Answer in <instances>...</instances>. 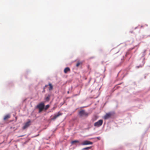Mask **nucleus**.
Masks as SVG:
<instances>
[{
  "label": "nucleus",
  "instance_id": "nucleus-13",
  "mask_svg": "<svg viewBox=\"0 0 150 150\" xmlns=\"http://www.w3.org/2000/svg\"><path fill=\"white\" fill-rule=\"evenodd\" d=\"M82 64V62H78L77 64H76V66L77 67H78L81 64Z\"/></svg>",
  "mask_w": 150,
  "mask_h": 150
},
{
  "label": "nucleus",
  "instance_id": "nucleus-18",
  "mask_svg": "<svg viewBox=\"0 0 150 150\" xmlns=\"http://www.w3.org/2000/svg\"><path fill=\"white\" fill-rule=\"evenodd\" d=\"M146 76H144V78L146 79Z\"/></svg>",
  "mask_w": 150,
  "mask_h": 150
},
{
  "label": "nucleus",
  "instance_id": "nucleus-20",
  "mask_svg": "<svg viewBox=\"0 0 150 150\" xmlns=\"http://www.w3.org/2000/svg\"><path fill=\"white\" fill-rule=\"evenodd\" d=\"M95 120H96V119H94V120L93 119V121H95Z\"/></svg>",
  "mask_w": 150,
  "mask_h": 150
},
{
  "label": "nucleus",
  "instance_id": "nucleus-5",
  "mask_svg": "<svg viewBox=\"0 0 150 150\" xmlns=\"http://www.w3.org/2000/svg\"><path fill=\"white\" fill-rule=\"evenodd\" d=\"M30 123V120H29L28 122L25 123L24 126L23 127V129H25L31 125Z\"/></svg>",
  "mask_w": 150,
  "mask_h": 150
},
{
  "label": "nucleus",
  "instance_id": "nucleus-2",
  "mask_svg": "<svg viewBox=\"0 0 150 150\" xmlns=\"http://www.w3.org/2000/svg\"><path fill=\"white\" fill-rule=\"evenodd\" d=\"M45 107L44 104L43 103H41L37 105V107L39 109V112H42L44 109Z\"/></svg>",
  "mask_w": 150,
  "mask_h": 150
},
{
  "label": "nucleus",
  "instance_id": "nucleus-9",
  "mask_svg": "<svg viewBox=\"0 0 150 150\" xmlns=\"http://www.w3.org/2000/svg\"><path fill=\"white\" fill-rule=\"evenodd\" d=\"M48 86H49V90L50 91H51L53 88V86L52 84L50 83H48Z\"/></svg>",
  "mask_w": 150,
  "mask_h": 150
},
{
  "label": "nucleus",
  "instance_id": "nucleus-6",
  "mask_svg": "<svg viewBox=\"0 0 150 150\" xmlns=\"http://www.w3.org/2000/svg\"><path fill=\"white\" fill-rule=\"evenodd\" d=\"M112 114L111 112L106 113V114L104 116V118L105 119H107L110 117L112 115Z\"/></svg>",
  "mask_w": 150,
  "mask_h": 150
},
{
  "label": "nucleus",
  "instance_id": "nucleus-8",
  "mask_svg": "<svg viewBox=\"0 0 150 150\" xmlns=\"http://www.w3.org/2000/svg\"><path fill=\"white\" fill-rule=\"evenodd\" d=\"M70 69L69 67H66L64 69V72L66 74L68 72H70Z\"/></svg>",
  "mask_w": 150,
  "mask_h": 150
},
{
  "label": "nucleus",
  "instance_id": "nucleus-7",
  "mask_svg": "<svg viewBox=\"0 0 150 150\" xmlns=\"http://www.w3.org/2000/svg\"><path fill=\"white\" fill-rule=\"evenodd\" d=\"M93 142L88 141L86 140L83 142L81 144L83 145H87L88 144H92Z\"/></svg>",
  "mask_w": 150,
  "mask_h": 150
},
{
  "label": "nucleus",
  "instance_id": "nucleus-3",
  "mask_svg": "<svg viewBox=\"0 0 150 150\" xmlns=\"http://www.w3.org/2000/svg\"><path fill=\"white\" fill-rule=\"evenodd\" d=\"M103 123V120H99L98 122L94 123V126L97 127H99L102 125Z\"/></svg>",
  "mask_w": 150,
  "mask_h": 150
},
{
  "label": "nucleus",
  "instance_id": "nucleus-14",
  "mask_svg": "<svg viewBox=\"0 0 150 150\" xmlns=\"http://www.w3.org/2000/svg\"><path fill=\"white\" fill-rule=\"evenodd\" d=\"M91 148V147H88L86 148H83L82 149V150H89Z\"/></svg>",
  "mask_w": 150,
  "mask_h": 150
},
{
  "label": "nucleus",
  "instance_id": "nucleus-23",
  "mask_svg": "<svg viewBox=\"0 0 150 150\" xmlns=\"http://www.w3.org/2000/svg\"><path fill=\"white\" fill-rule=\"evenodd\" d=\"M38 135H39V134L37 136H38Z\"/></svg>",
  "mask_w": 150,
  "mask_h": 150
},
{
  "label": "nucleus",
  "instance_id": "nucleus-10",
  "mask_svg": "<svg viewBox=\"0 0 150 150\" xmlns=\"http://www.w3.org/2000/svg\"><path fill=\"white\" fill-rule=\"evenodd\" d=\"M10 117V115L9 114L5 116L4 118V120H6Z\"/></svg>",
  "mask_w": 150,
  "mask_h": 150
},
{
  "label": "nucleus",
  "instance_id": "nucleus-19",
  "mask_svg": "<svg viewBox=\"0 0 150 150\" xmlns=\"http://www.w3.org/2000/svg\"><path fill=\"white\" fill-rule=\"evenodd\" d=\"M67 93H68V94L69 93V91H68L67 92Z\"/></svg>",
  "mask_w": 150,
  "mask_h": 150
},
{
  "label": "nucleus",
  "instance_id": "nucleus-11",
  "mask_svg": "<svg viewBox=\"0 0 150 150\" xmlns=\"http://www.w3.org/2000/svg\"><path fill=\"white\" fill-rule=\"evenodd\" d=\"M50 95H48L45 98V100L47 101H48L50 99Z\"/></svg>",
  "mask_w": 150,
  "mask_h": 150
},
{
  "label": "nucleus",
  "instance_id": "nucleus-16",
  "mask_svg": "<svg viewBox=\"0 0 150 150\" xmlns=\"http://www.w3.org/2000/svg\"><path fill=\"white\" fill-rule=\"evenodd\" d=\"M48 85H45V86H44V89H45V88L48 86Z\"/></svg>",
  "mask_w": 150,
  "mask_h": 150
},
{
  "label": "nucleus",
  "instance_id": "nucleus-22",
  "mask_svg": "<svg viewBox=\"0 0 150 150\" xmlns=\"http://www.w3.org/2000/svg\"><path fill=\"white\" fill-rule=\"evenodd\" d=\"M76 95H74V96H76Z\"/></svg>",
  "mask_w": 150,
  "mask_h": 150
},
{
  "label": "nucleus",
  "instance_id": "nucleus-12",
  "mask_svg": "<svg viewBox=\"0 0 150 150\" xmlns=\"http://www.w3.org/2000/svg\"><path fill=\"white\" fill-rule=\"evenodd\" d=\"M79 142V141L78 140H74L72 141L71 143L72 144H74L76 143H78Z\"/></svg>",
  "mask_w": 150,
  "mask_h": 150
},
{
  "label": "nucleus",
  "instance_id": "nucleus-1",
  "mask_svg": "<svg viewBox=\"0 0 150 150\" xmlns=\"http://www.w3.org/2000/svg\"><path fill=\"white\" fill-rule=\"evenodd\" d=\"M79 115L81 117H87L88 115V113L84 110H81L79 111Z\"/></svg>",
  "mask_w": 150,
  "mask_h": 150
},
{
  "label": "nucleus",
  "instance_id": "nucleus-15",
  "mask_svg": "<svg viewBox=\"0 0 150 150\" xmlns=\"http://www.w3.org/2000/svg\"><path fill=\"white\" fill-rule=\"evenodd\" d=\"M49 107L50 105H47L44 108V109L46 110L49 108Z\"/></svg>",
  "mask_w": 150,
  "mask_h": 150
},
{
  "label": "nucleus",
  "instance_id": "nucleus-4",
  "mask_svg": "<svg viewBox=\"0 0 150 150\" xmlns=\"http://www.w3.org/2000/svg\"><path fill=\"white\" fill-rule=\"evenodd\" d=\"M62 115V113L58 112L57 114H55L53 117L51 118L52 120H54L57 118L59 116L61 115Z\"/></svg>",
  "mask_w": 150,
  "mask_h": 150
},
{
  "label": "nucleus",
  "instance_id": "nucleus-21",
  "mask_svg": "<svg viewBox=\"0 0 150 150\" xmlns=\"http://www.w3.org/2000/svg\"><path fill=\"white\" fill-rule=\"evenodd\" d=\"M23 135H22V136H20V137H23Z\"/></svg>",
  "mask_w": 150,
  "mask_h": 150
},
{
  "label": "nucleus",
  "instance_id": "nucleus-17",
  "mask_svg": "<svg viewBox=\"0 0 150 150\" xmlns=\"http://www.w3.org/2000/svg\"><path fill=\"white\" fill-rule=\"evenodd\" d=\"M96 138L98 139V140H100V137H98Z\"/></svg>",
  "mask_w": 150,
  "mask_h": 150
}]
</instances>
